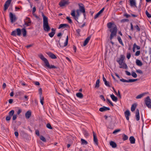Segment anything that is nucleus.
Returning <instances> with one entry per match:
<instances>
[{
    "mask_svg": "<svg viewBox=\"0 0 151 151\" xmlns=\"http://www.w3.org/2000/svg\"><path fill=\"white\" fill-rule=\"evenodd\" d=\"M124 17H125L127 18H128L130 17V15L128 14L127 13H125L124 14Z\"/></svg>",
    "mask_w": 151,
    "mask_h": 151,
    "instance_id": "774afa93",
    "label": "nucleus"
},
{
    "mask_svg": "<svg viewBox=\"0 0 151 151\" xmlns=\"http://www.w3.org/2000/svg\"><path fill=\"white\" fill-rule=\"evenodd\" d=\"M145 13L147 16L148 18H150L151 17V15L148 13L147 10L146 11Z\"/></svg>",
    "mask_w": 151,
    "mask_h": 151,
    "instance_id": "09e8293b",
    "label": "nucleus"
},
{
    "mask_svg": "<svg viewBox=\"0 0 151 151\" xmlns=\"http://www.w3.org/2000/svg\"><path fill=\"white\" fill-rule=\"evenodd\" d=\"M81 143L82 144L86 145L88 144V142L86 140L83 139H81Z\"/></svg>",
    "mask_w": 151,
    "mask_h": 151,
    "instance_id": "ea45409f",
    "label": "nucleus"
},
{
    "mask_svg": "<svg viewBox=\"0 0 151 151\" xmlns=\"http://www.w3.org/2000/svg\"><path fill=\"white\" fill-rule=\"evenodd\" d=\"M142 36L141 37V40L143 41H144V39L145 40L146 39V33L145 32H143L142 34Z\"/></svg>",
    "mask_w": 151,
    "mask_h": 151,
    "instance_id": "7c9ffc66",
    "label": "nucleus"
},
{
    "mask_svg": "<svg viewBox=\"0 0 151 151\" xmlns=\"http://www.w3.org/2000/svg\"><path fill=\"white\" fill-rule=\"evenodd\" d=\"M92 36V35H90L88 37L84 40V42L83 43V46H86L88 43L89 40H90L91 37Z\"/></svg>",
    "mask_w": 151,
    "mask_h": 151,
    "instance_id": "a211bd4d",
    "label": "nucleus"
},
{
    "mask_svg": "<svg viewBox=\"0 0 151 151\" xmlns=\"http://www.w3.org/2000/svg\"><path fill=\"white\" fill-rule=\"evenodd\" d=\"M79 9H78V11L82 13H85V10L84 6L82 3H79L78 4Z\"/></svg>",
    "mask_w": 151,
    "mask_h": 151,
    "instance_id": "1a4fd4ad",
    "label": "nucleus"
},
{
    "mask_svg": "<svg viewBox=\"0 0 151 151\" xmlns=\"http://www.w3.org/2000/svg\"><path fill=\"white\" fill-rule=\"evenodd\" d=\"M144 94H139V95H138V96H137L136 97V99H140L143 97V96H144Z\"/></svg>",
    "mask_w": 151,
    "mask_h": 151,
    "instance_id": "a18cd8bd",
    "label": "nucleus"
},
{
    "mask_svg": "<svg viewBox=\"0 0 151 151\" xmlns=\"http://www.w3.org/2000/svg\"><path fill=\"white\" fill-rule=\"evenodd\" d=\"M146 105L149 108H151V100L149 96H147L145 100Z\"/></svg>",
    "mask_w": 151,
    "mask_h": 151,
    "instance_id": "6e6552de",
    "label": "nucleus"
},
{
    "mask_svg": "<svg viewBox=\"0 0 151 151\" xmlns=\"http://www.w3.org/2000/svg\"><path fill=\"white\" fill-rule=\"evenodd\" d=\"M40 139L43 142H46V139L45 138V137L41 135L40 136Z\"/></svg>",
    "mask_w": 151,
    "mask_h": 151,
    "instance_id": "a19ab883",
    "label": "nucleus"
},
{
    "mask_svg": "<svg viewBox=\"0 0 151 151\" xmlns=\"http://www.w3.org/2000/svg\"><path fill=\"white\" fill-rule=\"evenodd\" d=\"M104 117L105 118V119L107 120V118L108 117L110 118L111 120L112 119V116H108L106 115H105L104 116Z\"/></svg>",
    "mask_w": 151,
    "mask_h": 151,
    "instance_id": "052dcab7",
    "label": "nucleus"
},
{
    "mask_svg": "<svg viewBox=\"0 0 151 151\" xmlns=\"http://www.w3.org/2000/svg\"><path fill=\"white\" fill-rule=\"evenodd\" d=\"M21 30V32H22L23 36L24 37H25L27 35V32L25 28H23Z\"/></svg>",
    "mask_w": 151,
    "mask_h": 151,
    "instance_id": "393cba45",
    "label": "nucleus"
},
{
    "mask_svg": "<svg viewBox=\"0 0 151 151\" xmlns=\"http://www.w3.org/2000/svg\"><path fill=\"white\" fill-rule=\"evenodd\" d=\"M136 120L137 121H139L140 119V116L139 110L138 109H137L136 111Z\"/></svg>",
    "mask_w": 151,
    "mask_h": 151,
    "instance_id": "6ab92c4d",
    "label": "nucleus"
},
{
    "mask_svg": "<svg viewBox=\"0 0 151 151\" xmlns=\"http://www.w3.org/2000/svg\"><path fill=\"white\" fill-rule=\"evenodd\" d=\"M133 46L135 48H136L138 50L140 49V47L139 46L137 45L135 43H134V44Z\"/></svg>",
    "mask_w": 151,
    "mask_h": 151,
    "instance_id": "49530a36",
    "label": "nucleus"
},
{
    "mask_svg": "<svg viewBox=\"0 0 151 151\" xmlns=\"http://www.w3.org/2000/svg\"><path fill=\"white\" fill-rule=\"evenodd\" d=\"M137 105L136 104H133L131 107V111H132L133 112L134 111Z\"/></svg>",
    "mask_w": 151,
    "mask_h": 151,
    "instance_id": "c756f323",
    "label": "nucleus"
},
{
    "mask_svg": "<svg viewBox=\"0 0 151 151\" xmlns=\"http://www.w3.org/2000/svg\"><path fill=\"white\" fill-rule=\"evenodd\" d=\"M93 141L95 144L97 145H98V140L96 135V134L95 133V132L93 131Z\"/></svg>",
    "mask_w": 151,
    "mask_h": 151,
    "instance_id": "ddd939ff",
    "label": "nucleus"
},
{
    "mask_svg": "<svg viewBox=\"0 0 151 151\" xmlns=\"http://www.w3.org/2000/svg\"><path fill=\"white\" fill-rule=\"evenodd\" d=\"M122 137V139L124 141L127 140L128 138V136L124 134H123Z\"/></svg>",
    "mask_w": 151,
    "mask_h": 151,
    "instance_id": "c9c22d12",
    "label": "nucleus"
},
{
    "mask_svg": "<svg viewBox=\"0 0 151 151\" xmlns=\"http://www.w3.org/2000/svg\"><path fill=\"white\" fill-rule=\"evenodd\" d=\"M107 26L108 28L110 29L109 32L111 33L110 36V40H111L114 37L116 36V35L118 30L117 27L114 23L111 22L108 23Z\"/></svg>",
    "mask_w": 151,
    "mask_h": 151,
    "instance_id": "f257e3e1",
    "label": "nucleus"
},
{
    "mask_svg": "<svg viewBox=\"0 0 151 151\" xmlns=\"http://www.w3.org/2000/svg\"><path fill=\"white\" fill-rule=\"evenodd\" d=\"M14 112V110H11L9 112L8 116L12 117V116L13 115Z\"/></svg>",
    "mask_w": 151,
    "mask_h": 151,
    "instance_id": "4c0bfd02",
    "label": "nucleus"
},
{
    "mask_svg": "<svg viewBox=\"0 0 151 151\" xmlns=\"http://www.w3.org/2000/svg\"><path fill=\"white\" fill-rule=\"evenodd\" d=\"M20 7L16 6L15 7V10L16 11H18L20 10L21 9H22V7L21 6H20Z\"/></svg>",
    "mask_w": 151,
    "mask_h": 151,
    "instance_id": "de8ad7c7",
    "label": "nucleus"
},
{
    "mask_svg": "<svg viewBox=\"0 0 151 151\" xmlns=\"http://www.w3.org/2000/svg\"><path fill=\"white\" fill-rule=\"evenodd\" d=\"M125 116L127 120H129V116L130 115V113L129 110H127L124 112Z\"/></svg>",
    "mask_w": 151,
    "mask_h": 151,
    "instance_id": "2eb2a0df",
    "label": "nucleus"
},
{
    "mask_svg": "<svg viewBox=\"0 0 151 151\" xmlns=\"http://www.w3.org/2000/svg\"><path fill=\"white\" fill-rule=\"evenodd\" d=\"M46 53L47 55L52 59H55L57 58L56 55L51 52H49Z\"/></svg>",
    "mask_w": 151,
    "mask_h": 151,
    "instance_id": "f8f14e48",
    "label": "nucleus"
},
{
    "mask_svg": "<svg viewBox=\"0 0 151 151\" xmlns=\"http://www.w3.org/2000/svg\"><path fill=\"white\" fill-rule=\"evenodd\" d=\"M129 21V20L128 19H122L121 21V22L124 23L125 22H128Z\"/></svg>",
    "mask_w": 151,
    "mask_h": 151,
    "instance_id": "3c124183",
    "label": "nucleus"
},
{
    "mask_svg": "<svg viewBox=\"0 0 151 151\" xmlns=\"http://www.w3.org/2000/svg\"><path fill=\"white\" fill-rule=\"evenodd\" d=\"M131 75L134 78H136L137 77V75L134 72L132 71Z\"/></svg>",
    "mask_w": 151,
    "mask_h": 151,
    "instance_id": "79ce46f5",
    "label": "nucleus"
},
{
    "mask_svg": "<svg viewBox=\"0 0 151 151\" xmlns=\"http://www.w3.org/2000/svg\"><path fill=\"white\" fill-rule=\"evenodd\" d=\"M120 81L123 82H133L132 79H129L128 80H126L123 78L120 79Z\"/></svg>",
    "mask_w": 151,
    "mask_h": 151,
    "instance_id": "b1692460",
    "label": "nucleus"
},
{
    "mask_svg": "<svg viewBox=\"0 0 151 151\" xmlns=\"http://www.w3.org/2000/svg\"><path fill=\"white\" fill-rule=\"evenodd\" d=\"M110 145L113 148H116L117 146V145L116 143L113 141H111L110 142Z\"/></svg>",
    "mask_w": 151,
    "mask_h": 151,
    "instance_id": "cd10ccee",
    "label": "nucleus"
},
{
    "mask_svg": "<svg viewBox=\"0 0 151 151\" xmlns=\"http://www.w3.org/2000/svg\"><path fill=\"white\" fill-rule=\"evenodd\" d=\"M21 34V30L20 28H17L16 30L13 31L11 33V35L13 36H16L17 35L20 36Z\"/></svg>",
    "mask_w": 151,
    "mask_h": 151,
    "instance_id": "39448f33",
    "label": "nucleus"
},
{
    "mask_svg": "<svg viewBox=\"0 0 151 151\" xmlns=\"http://www.w3.org/2000/svg\"><path fill=\"white\" fill-rule=\"evenodd\" d=\"M110 97L112 100L116 102L118 100V98L115 96L113 94L111 95Z\"/></svg>",
    "mask_w": 151,
    "mask_h": 151,
    "instance_id": "bb28decb",
    "label": "nucleus"
},
{
    "mask_svg": "<svg viewBox=\"0 0 151 151\" xmlns=\"http://www.w3.org/2000/svg\"><path fill=\"white\" fill-rule=\"evenodd\" d=\"M117 39L119 42L122 46H124V45L123 42L122 40L121 39V37L119 36H118L117 37Z\"/></svg>",
    "mask_w": 151,
    "mask_h": 151,
    "instance_id": "72a5a7b5",
    "label": "nucleus"
},
{
    "mask_svg": "<svg viewBox=\"0 0 151 151\" xmlns=\"http://www.w3.org/2000/svg\"><path fill=\"white\" fill-rule=\"evenodd\" d=\"M40 103L42 104V105H43L44 104V102L43 101V100H44V98L43 97H42V96H41V97H40Z\"/></svg>",
    "mask_w": 151,
    "mask_h": 151,
    "instance_id": "4d7b16f0",
    "label": "nucleus"
},
{
    "mask_svg": "<svg viewBox=\"0 0 151 151\" xmlns=\"http://www.w3.org/2000/svg\"><path fill=\"white\" fill-rule=\"evenodd\" d=\"M83 133L86 137H87L89 136V134L87 131L83 129Z\"/></svg>",
    "mask_w": 151,
    "mask_h": 151,
    "instance_id": "f704fd0d",
    "label": "nucleus"
},
{
    "mask_svg": "<svg viewBox=\"0 0 151 151\" xmlns=\"http://www.w3.org/2000/svg\"><path fill=\"white\" fill-rule=\"evenodd\" d=\"M80 12L78 11V9H77L76 10L77 14L76 15L75 10L74 9L71 11V15L73 17L74 19L78 23L79 22L78 21V19L80 15Z\"/></svg>",
    "mask_w": 151,
    "mask_h": 151,
    "instance_id": "20e7f679",
    "label": "nucleus"
},
{
    "mask_svg": "<svg viewBox=\"0 0 151 151\" xmlns=\"http://www.w3.org/2000/svg\"><path fill=\"white\" fill-rule=\"evenodd\" d=\"M17 114L14 115L13 116L12 119L13 120H15L17 118Z\"/></svg>",
    "mask_w": 151,
    "mask_h": 151,
    "instance_id": "69168bd1",
    "label": "nucleus"
},
{
    "mask_svg": "<svg viewBox=\"0 0 151 151\" xmlns=\"http://www.w3.org/2000/svg\"><path fill=\"white\" fill-rule=\"evenodd\" d=\"M100 80L98 79L96 82V85L95 86V88H98L99 87Z\"/></svg>",
    "mask_w": 151,
    "mask_h": 151,
    "instance_id": "2f4dec72",
    "label": "nucleus"
},
{
    "mask_svg": "<svg viewBox=\"0 0 151 151\" xmlns=\"http://www.w3.org/2000/svg\"><path fill=\"white\" fill-rule=\"evenodd\" d=\"M130 4L131 6H134L137 7L135 0H129Z\"/></svg>",
    "mask_w": 151,
    "mask_h": 151,
    "instance_id": "4be33fe9",
    "label": "nucleus"
},
{
    "mask_svg": "<svg viewBox=\"0 0 151 151\" xmlns=\"http://www.w3.org/2000/svg\"><path fill=\"white\" fill-rule=\"evenodd\" d=\"M31 111L29 110L27 111L25 113V117L27 119H29L31 115Z\"/></svg>",
    "mask_w": 151,
    "mask_h": 151,
    "instance_id": "aec40b11",
    "label": "nucleus"
},
{
    "mask_svg": "<svg viewBox=\"0 0 151 151\" xmlns=\"http://www.w3.org/2000/svg\"><path fill=\"white\" fill-rule=\"evenodd\" d=\"M39 94L40 95V97H41V96H42V89L41 88H39L38 90Z\"/></svg>",
    "mask_w": 151,
    "mask_h": 151,
    "instance_id": "603ef678",
    "label": "nucleus"
},
{
    "mask_svg": "<svg viewBox=\"0 0 151 151\" xmlns=\"http://www.w3.org/2000/svg\"><path fill=\"white\" fill-rule=\"evenodd\" d=\"M136 71L137 73H138L141 74H143V72L142 71L140 70H137Z\"/></svg>",
    "mask_w": 151,
    "mask_h": 151,
    "instance_id": "680f3d73",
    "label": "nucleus"
},
{
    "mask_svg": "<svg viewBox=\"0 0 151 151\" xmlns=\"http://www.w3.org/2000/svg\"><path fill=\"white\" fill-rule=\"evenodd\" d=\"M9 17L11 20V22L13 23L15 22L17 20V18L15 14H13L12 12H10L9 14Z\"/></svg>",
    "mask_w": 151,
    "mask_h": 151,
    "instance_id": "0eeeda50",
    "label": "nucleus"
},
{
    "mask_svg": "<svg viewBox=\"0 0 151 151\" xmlns=\"http://www.w3.org/2000/svg\"><path fill=\"white\" fill-rule=\"evenodd\" d=\"M76 96L82 99L83 97V94L81 93H78L76 94Z\"/></svg>",
    "mask_w": 151,
    "mask_h": 151,
    "instance_id": "473e14b6",
    "label": "nucleus"
},
{
    "mask_svg": "<svg viewBox=\"0 0 151 151\" xmlns=\"http://www.w3.org/2000/svg\"><path fill=\"white\" fill-rule=\"evenodd\" d=\"M69 27V26L68 24H61L59 26L58 29H60L62 28Z\"/></svg>",
    "mask_w": 151,
    "mask_h": 151,
    "instance_id": "5701e85b",
    "label": "nucleus"
},
{
    "mask_svg": "<svg viewBox=\"0 0 151 151\" xmlns=\"http://www.w3.org/2000/svg\"><path fill=\"white\" fill-rule=\"evenodd\" d=\"M110 109L109 107L103 106V107H101L99 109V111L101 112H104L108 110H109Z\"/></svg>",
    "mask_w": 151,
    "mask_h": 151,
    "instance_id": "dca6fc26",
    "label": "nucleus"
},
{
    "mask_svg": "<svg viewBox=\"0 0 151 151\" xmlns=\"http://www.w3.org/2000/svg\"><path fill=\"white\" fill-rule=\"evenodd\" d=\"M43 27L44 31L47 32H49L50 29L48 24H43Z\"/></svg>",
    "mask_w": 151,
    "mask_h": 151,
    "instance_id": "4468645a",
    "label": "nucleus"
},
{
    "mask_svg": "<svg viewBox=\"0 0 151 151\" xmlns=\"http://www.w3.org/2000/svg\"><path fill=\"white\" fill-rule=\"evenodd\" d=\"M46 126L47 128H48L50 129H52V128L50 123H48L47 124Z\"/></svg>",
    "mask_w": 151,
    "mask_h": 151,
    "instance_id": "37998d69",
    "label": "nucleus"
},
{
    "mask_svg": "<svg viewBox=\"0 0 151 151\" xmlns=\"http://www.w3.org/2000/svg\"><path fill=\"white\" fill-rule=\"evenodd\" d=\"M42 15L43 18V24H48V18L44 15L42 12Z\"/></svg>",
    "mask_w": 151,
    "mask_h": 151,
    "instance_id": "9b49d317",
    "label": "nucleus"
},
{
    "mask_svg": "<svg viewBox=\"0 0 151 151\" xmlns=\"http://www.w3.org/2000/svg\"><path fill=\"white\" fill-rule=\"evenodd\" d=\"M104 7H103L101 9L95 16L94 17V19H96L98 18L99 15L104 10Z\"/></svg>",
    "mask_w": 151,
    "mask_h": 151,
    "instance_id": "412c9836",
    "label": "nucleus"
},
{
    "mask_svg": "<svg viewBox=\"0 0 151 151\" xmlns=\"http://www.w3.org/2000/svg\"><path fill=\"white\" fill-rule=\"evenodd\" d=\"M55 33V32H51L48 34V35L50 37H53Z\"/></svg>",
    "mask_w": 151,
    "mask_h": 151,
    "instance_id": "58836bf2",
    "label": "nucleus"
},
{
    "mask_svg": "<svg viewBox=\"0 0 151 151\" xmlns=\"http://www.w3.org/2000/svg\"><path fill=\"white\" fill-rule=\"evenodd\" d=\"M25 20L27 21L29 23H30V24L31 23V20L30 18L29 17H27Z\"/></svg>",
    "mask_w": 151,
    "mask_h": 151,
    "instance_id": "864d4df0",
    "label": "nucleus"
},
{
    "mask_svg": "<svg viewBox=\"0 0 151 151\" xmlns=\"http://www.w3.org/2000/svg\"><path fill=\"white\" fill-rule=\"evenodd\" d=\"M106 100H107V101L109 103V104H111V105L112 106H114V104L112 103V102L109 99L107 98Z\"/></svg>",
    "mask_w": 151,
    "mask_h": 151,
    "instance_id": "5fc2aeb1",
    "label": "nucleus"
},
{
    "mask_svg": "<svg viewBox=\"0 0 151 151\" xmlns=\"http://www.w3.org/2000/svg\"><path fill=\"white\" fill-rule=\"evenodd\" d=\"M68 36L67 35L66 37L65 41L64 43V45L63 46L61 45L60 44V40H59L58 42V43L59 44V45L60 46V47H65V46H66L68 45Z\"/></svg>",
    "mask_w": 151,
    "mask_h": 151,
    "instance_id": "f3484780",
    "label": "nucleus"
},
{
    "mask_svg": "<svg viewBox=\"0 0 151 151\" xmlns=\"http://www.w3.org/2000/svg\"><path fill=\"white\" fill-rule=\"evenodd\" d=\"M11 117L7 116H6V119L7 121H9L11 118Z\"/></svg>",
    "mask_w": 151,
    "mask_h": 151,
    "instance_id": "0e129e2a",
    "label": "nucleus"
},
{
    "mask_svg": "<svg viewBox=\"0 0 151 151\" xmlns=\"http://www.w3.org/2000/svg\"><path fill=\"white\" fill-rule=\"evenodd\" d=\"M40 58L45 63V66L47 67V68L50 69H57L58 67L55 66L54 65H50V63L44 57V56L42 54H40L39 56Z\"/></svg>",
    "mask_w": 151,
    "mask_h": 151,
    "instance_id": "f03ea898",
    "label": "nucleus"
},
{
    "mask_svg": "<svg viewBox=\"0 0 151 151\" xmlns=\"http://www.w3.org/2000/svg\"><path fill=\"white\" fill-rule=\"evenodd\" d=\"M70 3L69 0H61L59 3L60 7L65 6L68 5Z\"/></svg>",
    "mask_w": 151,
    "mask_h": 151,
    "instance_id": "423d86ee",
    "label": "nucleus"
},
{
    "mask_svg": "<svg viewBox=\"0 0 151 151\" xmlns=\"http://www.w3.org/2000/svg\"><path fill=\"white\" fill-rule=\"evenodd\" d=\"M24 23L23 24V26L25 28L26 27H27L29 26L30 23H29L25 21V20H24Z\"/></svg>",
    "mask_w": 151,
    "mask_h": 151,
    "instance_id": "e433bc0d",
    "label": "nucleus"
},
{
    "mask_svg": "<svg viewBox=\"0 0 151 151\" xmlns=\"http://www.w3.org/2000/svg\"><path fill=\"white\" fill-rule=\"evenodd\" d=\"M131 56V54L130 53H127V58L128 59H129Z\"/></svg>",
    "mask_w": 151,
    "mask_h": 151,
    "instance_id": "6e6d98bb",
    "label": "nucleus"
},
{
    "mask_svg": "<svg viewBox=\"0 0 151 151\" xmlns=\"http://www.w3.org/2000/svg\"><path fill=\"white\" fill-rule=\"evenodd\" d=\"M81 31V29H78L76 30V32L78 36H80V32Z\"/></svg>",
    "mask_w": 151,
    "mask_h": 151,
    "instance_id": "13d9d810",
    "label": "nucleus"
},
{
    "mask_svg": "<svg viewBox=\"0 0 151 151\" xmlns=\"http://www.w3.org/2000/svg\"><path fill=\"white\" fill-rule=\"evenodd\" d=\"M134 27L135 28L137 31V32H139L140 31V29L138 25H136L134 26Z\"/></svg>",
    "mask_w": 151,
    "mask_h": 151,
    "instance_id": "c03bdc74",
    "label": "nucleus"
},
{
    "mask_svg": "<svg viewBox=\"0 0 151 151\" xmlns=\"http://www.w3.org/2000/svg\"><path fill=\"white\" fill-rule=\"evenodd\" d=\"M12 1V0H7L5 2L4 6V10L6 11L8 8L10 4Z\"/></svg>",
    "mask_w": 151,
    "mask_h": 151,
    "instance_id": "9d476101",
    "label": "nucleus"
},
{
    "mask_svg": "<svg viewBox=\"0 0 151 151\" xmlns=\"http://www.w3.org/2000/svg\"><path fill=\"white\" fill-rule=\"evenodd\" d=\"M129 140L131 144H134L135 143V139L133 136H131L129 138Z\"/></svg>",
    "mask_w": 151,
    "mask_h": 151,
    "instance_id": "a878e982",
    "label": "nucleus"
},
{
    "mask_svg": "<svg viewBox=\"0 0 151 151\" xmlns=\"http://www.w3.org/2000/svg\"><path fill=\"white\" fill-rule=\"evenodd\" d=\"M140 51H136V52L135 53V55L136 56H139L140 54Z\"/></svg>",
    "mask_w": 151,
    "mask_h": 151,
    "instance_id": "e2e57ef3",
    "label": "nucleus"
},
{
    "mask_svg": "<svg viewBox=\"0 0 151 151\" xmlns=\"http://www.w3.org/2000/svg\"><path fill=\"white\" fill-rule=\"evenodd\" d=\"M120 131V129H116L114 131H113V134H115L116 133L119 132Z\"/></svg>",
    "mask_w": 151,
    "mask_h": 151,
    "instance_id": "bf43d9fd",
    "label": "nucleus"
},
{
    "mask_svg": "<svg viewBox=\"0 0 151 151\" xmlns=\"http://www.w3.org/2000/svg\"><path fill=\"white\" fill-rule=\"evenodd\" d=\"M66 19L68 20V22L69 23H70V24L72 23V20L70 19V18L69 17H66Z\"/></svg>",
    "mask_w": 151,
    "mask_h": 151,
    "instance_id": "8fccbe9b",
    "label": "nucleus"
},
{
    "mask_svg": "<svg viewBox=\"0 0 151 151\" xmlns=\"http://www.w3.org/2000/svg\"><path fill=\"white\" fill-rule=\"evenodd\" d=\"M136 63L137 65L139 66H141L142 65V62L140 60L138 59L136 60Z\"/></svg>",
    "mask_w": 151,
    "mask_h": 151,
    "instance_id": "c85d7f7f",
    "label": "nucleus"
},
{
    "mask_svg": "<svg viewBox=\"0 0 151 151\" xmlns=\"http://www.w3.org/2000/svg\"><path fill=\"white\" fill-rule=\"evenodd\" d=\"M1 130L3 131H4L6 130L5 127L4 125H1Z\"/></svg>",
    "mask_w": 151,
    "mask_h": 151,
    "instance_id": "338daca9",
    "label": "nucleus"
},
{
    "mask_svg": "<svg viewBox=\"0 0 151 151\" xmlns=\"http://www.w3.org/2000/svg\"><path fill=\"white\" fill-rule=\"evenodd\" d=\"M125 56L124 55H121L119 60H117V62L118 63L119 65V68L123 69H127V66L126 63L124 62V60L125 59Z\"/></svg>",
    "mask_w": 151,
    "mask_h": 151,
    "instance_id": "7ed1b4c3",
    "label": "nucleus"
}]
</instances>
